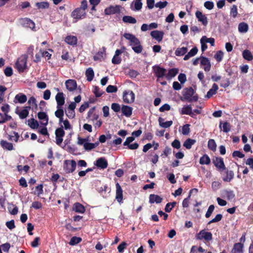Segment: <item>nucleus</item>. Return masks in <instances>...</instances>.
<instances>
[{
    "label": "nucleus",
    "instance_id": "4d7b16f0",
    "mask_svg": "<svg viewBox=\"0 0 253 253\" xmlns=\"http://www.w3.org/2000/svg\"><path fill=\"white\" fill-rule=\"evenodd\" d=\"M190 125L186 124L182 126V133L183 135H188L190 132Z\"/></svg>",
    "mask_w": 253,
    "mask_h": 253
},
{
    "label": "nucleus",
    "instance_id": "603ef678",
    "mask_svg": "<svg viewBox=\"0 0 253 253\" xmlns=\"http://www.w3.org/2000/svg\"><path fill=\"white\" fill-rule=\"evenodd\" d=\"M55 134L56 137H63L64 136L65 132L62 127L57 128L55 130Z\"/></svg>",
    "mask_w": 253,
    "mask_h": 253
},
{
    "label": "nucleus",
    "instance_id": "6ab92c4d",
    "mask_svg": "<svg viewBox=\"0 0 253 253\" xmlns=\"http://www.w3.org/2000/svg\"><path fill=\"white\" fill-rule=\"evenodd\" d=\"M151 35L158 42H160L163 40L164 32L161 31L155 30L151 32Z\"/></svg>",
    "mask_w": 253,
    "mask_h": 253
},
{
    "label": "nucleus",
    "instance_id": "72a5a7b5",
    "mask_svg": "<svg viewBox=\"0 0 253 253\" xmlns=\"http://www.w3.org/2000/svg\"><path fill=\"white\" fill-rule=\"evenodd\" d=\"M99 144V142H96L94 143L86 142L85 143H84V149L87 151H90L97 147Z\"/></svg>",
    "mask_w": 253,
    "mask_h": 253
},
{
    "label": "nucleus",
    "instance_id": "6e6d98bb",
    "mask_svg": "<svg viewBox=\"0 0 253 253\" xmlns=\"http://www.w3.org/2000/svg\"><path fill=\"white\" fill-rule=\"evenodd\" d=\"M206 43H210L211 46H214L215 44V40L213 38H208L206 36H203L201 38Z\"/></svg>",
    "mask_w": 253,
    "mask_h": 253
},
{
    "label": "nucleus",
    "instance_id": "4c0bfd02",
    "mask_svg": "<svg viewBox=\"0 0 253 253\" xmlns=\"http://www.w3.org/2000/svg\"><path fill=\"white\" fill-rule=\"evenodd\" d=\"M86 77H87V81L90 82L92 81L93 77H94V72L93 70L91 68H89L86 70Z\"/></svg>",
    "mask_w": 253,
    "mask_h": 253
},
{
    "label": "nucleus",
    "instance_id": "dca6fc26",
    "mask_svg": "<svg viewBox=\"0 0 253 253\" xmlns=\"http://www.w3.org/2000/svg\"><path fill=\"white\" fill-rule=\"evenodd\" d=\"M96 167L101 169H105L108 166L107 161L104 158H100L96 160Z\"/></svg>",
    "mask_w": 253,
    "mask_h": 253
},
{
    "label": "nucleus",
    "instance_id": "49530a36",
    "mask_svg": "<svg viewBox=\"0 0 253 253\" xmlns=\"http://www.w3.org/2000/svg\"><path fill=\"white\" fill-rule=\"evenodd\" d=\"M11 119V117L7 114L0 113V124H3Z\"/></svg>",
    "mask_w": 253,
    "mask_h": 253
},
{
    "label": "nucleus",
    "instance_id": "a878e982",
    "mask_svg": "<svg viewBox=\"0 0 253 253\" xmlns=\"http://www.w3.org/2000/svg\"><path fill=\"white\" fill-rule=\"evenodd\" d=\"M163 201V198L157 195L151 194L149 197V202L151 204L155 203L157 204H160Z\"/></svg>",
    "mask_w": 253,
    "mask_h": 253
},
{
    "label": "nucleus",
    "instance_id": "473e14b6",
    "mask_svg": "<svg viewBox=\"0 0 253 253\" xmlns=\"http://www.w3.org/2000/svg\"><path fill=\"white\" fill-rule=\"evenodd\" d=\"M198 52V48L195 46L190 51L185 55L184 57V60H188L190 57L195 56Z\"/></svg>",
    "mask_w": 253,
    "mask_h": 253
},
{
    "label": "nucleus",
    "instance_id": "79ce46f5",
    "mask_svg": "<svg viewBox=\"0 0 253 253\" xmlns=\"http://www.w3.org/2000/svg\"><path fill=\"white\" fill-rule=\"evenodd\" d=\"M243 56L245 59L248 61H252L253 59V55L248 49H245L243 51Z\"/></svg>",
    "mask_w": 253,
    "mask_h": 253
},
{
    "label": "nucleus",
    "instance_id": "f257e3e1",
    "mask_svg": "<svg viewBox=\"0 0 253 253\" xmlns=\"http://www.w3.org/2000/svg\"><path fill=\"white\" fill-rule=\"evenodd\" d=\"M182 96L180 99L182 101H187L189 102H197L199 99L197 94L192 87H186L182 91Z\"/></svg>",
    "mask_w": 253,
    "mask_h": 253
},
{
    "label": "nucleus",
    "instance_id": "7c9ffc66",
    "mask_svg": "<svg viewBox=\"0 0 253 253\" xmlns=\"http://www.w3.org/2000/svg\"><path fill=\"white\" fill-rule=\"evenodd\" d=\"M73 211L76 212L83 213L85 211L84 207L79 203H76L73 205Z\"/></svg>",
    "mask_w": 253,
    "mask_h": 253
},
{
    "label": "nucleus",
    "instance_id": "20e7f679",
    "mask_svg": "<svg viewBox=\"0 0 253 253\" xmlns=\"http://www.w3.org/2000/svg\"><path fill=\"white\" fill-rule=\"evenodd\" d=\"M212 163L220 172L226 170V168L222 158L216 157L212 159Z\"/></svg>",
    "mask_w": 253,
    "mask_h": 253
},
{
    "label": "nucleus",
    "instance_id": "423d86ee",
    "mask_svg": "<svg viewBox=\"0 0 253 253\" xmlns=\"http://www.w3.org/2000/svg\"><path fill=\"white\" fill-rule=\"evenodd\" d=\"M86 13L82 8L77 7L71 12V17L74 19L79 20L85 17Z\"/></svg>",
    "mask_w": 253,
    "mask_h": 253
},
{
    "label": "nucleus",
    "instance_id": "7ed1b4c3",
    "mask_svg": "<svg viewBox=\"0 0 253 253\" xmlns=\"http://www.w3.org/2000/svg\"><path fill=\"white\" fill-rule=\"evenodd\" d=\"M196 239L198 240H205L207 242H209L212 240V234L211 232L202 230L196 234Z\"/></svg>",
    "mask_w": 253,
    "mask_h": 253
},
{
    "label": "nucleus",
    "instance_id": "37998d69",
    "mask_svg": "<svg viewBox=\"0 0 253 253\" xmlns=\"http://www.w3.org/2000/svg\"><path fill=\"white\" fill-rule=\"evenodd\" d=\"M221 125H222V123L220 122V125H219V127L220 128H221V127H222ZM222 128H223V132H224L225 133H228L231 130V125L229 123H228L227 122H225L223 124H222Z\"/></svg>",
    "mask_w": 253,
    "mask_h": 253
},
{
    "label": "nucleus",
    "instance_id": "f3484780",
    "mask_svg": "<svg viewBox=\"0 0 253 253\" xmlns=\"http://www.w3.org/2000/svg\"><path fill=\"white\" fill-rule=\"evenodd\" d=\"M55 99L56 102V106L63 107L65 103V97L63 92H58L55 95Z\"/></svg>",
    "mask_w": 253,
    "mask_h": 253
},
{
    "label": "nucleus",
    "instance_id": "e433bc0d",
    "mask_svg": "<svg viewBox=\"0 0 253 253\" xmlns=\"http://www.w3.org/2000/svg\"><path fill=\"white\" fill-rule=\"evenodd\" d=\"M238 30L241 33H246L249 30V25L245 22H241L238 25Z\"/></svg>",
    "mask_w": 253,
    "mask_h": 253
},
{
    "label": "nucleus",
    "instance_id": "b1692460",
    "mask_svg": "<svg viewBox=\"0 0 253 253\" xmlns=\"http://www.w3.org/2000/svg\"><path fill=\"white\" fill-rule=\"evenodd\" d=\"M225 175L222 177V180L224 182H229L232 181L234 177V173L233 170H225Z\"/></svg>",
    "mask_w": 253,
    "mask_h": 253
},
{
    "label": "nucleus",
    "instance_id": "338daca9",
    "mask_svg": "<svg viewBox=\"0 0 253 253\" xmlns=\"http://www.w3.org/2000/svg\"><path fill=\"white\" fill-rule=\"evenodd\" d=\"M168 3H169L167 1H160L159 2H157L155 4V6L157 7H159L161 9H163V8L166 7L168 5Z\"/></svg>",
    "mask_w": 253,
    "mask_h": 253
},
{
    "label": "nucleus",
    "instance_id": "052dcab7",
    "mask_svg": "<svg viewBox=\"0 0 253 253\" xmlns=\"http://www.w3.org/2000/svg\"><path fill=\"white\" fill-rule=\"evenodd\" d=\"M237 14H238L237 6V5L234 4L233 5H232V7L231 8L230 15L233 18H235L237 17Z\"/></svg>",
    "mask_w": 253,
    "mask_h": 253
},
{
    "label": "nucleus",
    "instance_id": "a18cd8bd",
    "mask_svg": "<svg viewBox=\"0 0 253 253\" xmlns=\"http://www.w3.org/2000/svg\"><path fill=\"white\" fill-rule=\"evenodd\" d=\"M123 20L125 23L131 24H135L137 22L136 19L131 16H124L123 18Z\"/></svg>",
    "mask_w": 253,
    "mask_h": 253
},
{
    "label": "nucleus",
    "instance_id": "5701e85b",
    "mask_svg": "<svg viewBox=\"0 0 253 253\" xmlns=\"http://www.w3.org/2000/svg\"><path fill=\"white\" fill-rule=\"evenodd\" d=\"M64 41L67 44L74 46L78 43V38L75 36L69 35L65 37Z\"/></svg>",
    "mask_w": 253,
    "mask_h": 253
},
{
    "label": "nucleus",
    "instance_id": "c85d7f7f",
    "mask_svg": "<svg viewBox=\"0 0 253 253\" xmlns=\"http://www.w3.org/2000/svg\"><path fill=\"white\" fill-rule=\"evenodd\" d=\"M0 145L3 149L8 151H11L13 149V146L11 143L1 140L0 141Z\"/></svg>",
    "mask_w": 253,
    "mask_h": 253
},
{
    "label": "nucleus",
    "instance_id": "393cba45",
    "mask_svg": "<svg viewBox=\"0 0 253 253\" xmlns=\"http://www.w3.org/2000/svg\"><path fill=\"white\" fill-rule=\"evenodd\" d=\"M57 110L54 112L55 116L59 119V123L63 121V117L64 116V111L63 107L56 106Z\"/></svg>",
    "mask_w": 253,
    "mask_h": 253
},
{
    "label": "nucleus",
    "instance_id": "774afa93",
    "mask_svg": "<svg viewBox=\"0 0 253 253\" xmlns=\"http://www.w3.org/2000/svg\"><path fill=\"white\" fill-rule=\"evenodd\" d=\"M128 75L131 78H135L139 75V73L136 70L130 69L128 71Z\"/></svg>",
    "mask_w": 253,
    "mask_h": 253
},
{
    "label": "nucleus",
    "instance_id": "6e6552de",
    "mask_svg": "<svg viewBox=\"0 0 253 253\" xmlns=\"http://www.w3.org/2000/svg\"><path fill=\"white\" fill-rule=\"evenodd\" d=\"M124 37L130 42V45L132 46H136L141 43L140 40L134 35L130 33H125Z\"/></svg>",
    "mask_w": 253,
    "mask_h": 253
},
{
    "label": "nucleus",
    "instance_id": "a211bd4d",
    "mask_svg": "<svg viewBox=\"0 0 253 253\" xmlns=\"http://www.w3.org/2000/svg\"><path fill=\"white\" fill-rule=\"evenodd\" d=\"M27 96L26 95L22 93H19L17 94L14 98L13 102L14 103L23 104L27 101Z\"/></svg>",
    "mask_w": 253,
    "mask_h": 253
},
{
    "label": "nucleus",
    "instance_id": "0eeeda50",
    "mask_svg": "<svg viewBox=\"0 0 253 253\" xmlns=\"http://www.w3.org/2000/svg\"><path fill=\"white\" fill-rule=\"evenodd\" d=\"M123 100L126 103H132L135 100V94L132 90H125L123 93Z\"/></svg>",
    "mask_w": 253,
    "mask_h": 253
},
{
    "label": "nucleus",
    "instance_id": "ea45409f",
    "mask_svg": "<svg viewBox=\"0 0 253 253\" xmlns=\"http://www.w3.org/2000/svg\"><path fill=\"white\" fill-rule=\"evenodd\" d=\"M188 51V48L186 47H178L175 51L176 56H180L185 55Z\"/></svg>",
    "mask_w": 253,
    "mask_h": 253
},
{
    "label": "nucleus",
    "instance_id": "412c9836",
    "mask_svg": "<svg viewBox=\"0 0 253 253\" xmlns=\"http://www.w3.org/2000/svg\"><path fill=\"white\" fill-rule=\"evenodd\" d=\"M195 14L198 20L201 22L204 25L207 26L208 25V21L207 17L205 15H204L202 12L198 10L196 11Z\"/></svg>",
    "mask_w": 253,
    "mask_h": 253
},
{
    "label": "nucleus",
    "instance_id": "bf43d9fd",
    "mask_svg": "<svg viewBox=\"0 0 253 253\" xmlns=\"http://www.w3.org/2000/svg\"><path fill=\"white\" fill-rule=\"evenodd\" d=\"M93 93L95 94V96H96V97H99L102 96V94H103L104 92L101 90L100 88L98 86H96L94 87Z\"/></svg>",
    "mask_w": 253,
    "mask_h": 253
},
{
    "label": "nucleus",
    "instance_id": "4468645a",
    "mask_svg": "<svg viewBox=\"0 0 253 253\" xmlns=\"http://www.w3.org/2000/svg\"><path fill=\"white\" fill-rule=\"evenodd\" d=\"M201 65L204 66V69L206 72H209L211 69V63L207 57L201 56Z\"/></svg>",
    "mask_w": 253,
    "mask_h": 253
},
{
    "label": "nucleus",
    "instance_id": "e2e57ef3",
    "mask_svg": "<svg viewBox=\"0 0 253 253\" xmlns=\"http://www.w3.org/2000/svg\"><path fill=\"white\" fill-rule=\"evenodd\" d=\"M111 108L116 113H118L121 111L120 105L117 103H113L111 105Z\"/></svg>",
    "mask_w": 253,
    "mask_h": 253
},
{
    "label": "nucleus",
    "instance_id": "f03ea898",
    "mask_svg": "<svg viewBox=\"0 0 253 253\" xmlns=\"http://www.w3.org/2000/svg\"><path fill=\"white\" fill-rule=\"evenodd\" d=\"M77 168V163L74 160H66L64 161L63 169L67 174L73 173Z\"/></svg>",
    "mask_w": 253,
    "mask_h": 253
},
{
    "label": "nucleus",
    "instance_id": "cd10ccee",
    "mask_svg": "<svg viewBox=\"0 0 253 253\" xmlns=\"http://www.w3.org/2000/svg\"><path fill=\"white\" fill-rule=\"evenodd\" d=\"M244 244L241 243L234 244L233 248L232 250V253H243Z\"/></svg>",
    "mask_w": 253,
    "mask_h": 253
},
{
    "label": "nucleus",
    "instance_id": "2f4dec72",
    "mask_svg": "<svg viewBox=\"0 0 253 253\" xmlns=\"http://www.w3.org/2000/svg\"><path fill=\"white\" fill-rule=\"evenodd\" d=\"M179 70L177 68H171L169 70L168 73L166 75V78L168 80L174 77L178 73Z\"/></svg>",
    "mask_w": 253,
    "mask_h": 253
},
{
    "label": "nucleus",
    "instance_id": "58836bf2",
    "mask_svg": "<svg viewBox=\"0 0 253 253\" xmlns=\"http://www.w3.org/2000/svg\"><path fill=\"white\" fill-rule=\"evenodd\" d=\"M211 160L209 156L207 155H204L200 159V164L201 165H209L211 164Z\"/></svg>",
    "mask_w": 253,
    "mask_h": 253
},
{
    "label": "nucleus",
    "instance_id": "1a4fd4ad",
    "mask_svg": "<svg viewBox=\"0 0 253 253\" xmlns=\"http://www.w3.org/2000/svg\"><path fill=\"white\" fill-rule=\"evenodd\" d=\"M21 25L26 28H29L34 30L35 28V23L29 18H23L19 20Z\"/></svg>",
    "mask_w": 253,
    "mask_h": 253
},
{
    "label": "nucleus",
    "instance_id": "2eb2a0df",
    "mask_svg": "<svg viewBox=\"0 0 253 253\" xmlns=\"http://www.w3.org/2000/svg\"><path fill=\"white\" fill-rule=\"evenodd\" d=\"M65 84L67 89L70 91H73L77 88V82L75 80H67Z\"/></svg>",
    "mask_w": 253,
    "mask_h": 253
},
{
    "label": "nucleus",
    "instance_id": "f8f14e48",
    "mask_svg": "<svg viewBox=\"0 0 253 253\" xmlns=\"http://www.w3.org/2000/svg\"><path fill=\"white\" fill-rule=\"evenodd\" d=\"M116 200L119 203L123 200V190L118 183L116 184Z\"/></svg>",
    "mask_w": 253,
    "mask_h": 253
},
{
    "label": "nucleus",
    "instance_id": "de8ad7c7",
    "mask_svg": "<svg viewBox=\"0 0 253 253\" xmlns=\"http://www.w3.org/2000/svg\"><path fill=\"white\" fill-rule=\"evenodd\" d=\"M36 6L38 9H46L49 7V3L47 1L38 2L36 3Z\"/></svg>",
    "mask_w": 253,
    "mask_h": 253
},
{
    "label": "nucleus",
    "instance_id": "c9c22d12",
    "mask_svg": "<svg viewBox=\"0 0 253 253\" xmlns=\"http://www.w3.org/2000/svg\"><path fill=\"white\" fill-rule=\"evenodd\" d=\"M28 125L33 129H37L39 126L38 122L33 118L28 120Z\"/></svg>",
    "mask_w": 253,
    "mask_h": 253
},
{
    "label": "nucleus",
    "instance_id": "680f3d73",
    "mask_svg": "<svg viewBox=\"0 0 253 253\" xmlns=\"http://www.w3.org/2000/svg\"><path fill=\"white\" fill-rule=\"evenodd\" d=\"M223 218V216L221 214H218L216 215L215 218L212 219L209 222L208 225H210L213 223L218 222L221 220Z\"/></svg>",
    "mask_w": 253,
    "mask_h": 253
},
{
    "label": "nucleus",
    "instance_id": "f704fd0d",
    "mask_svg": "<svg viewBox=\"0 0 253 253\" xmlns=\"http://www.w3.org/2000/svg\"><path fill=\"white\" fill-rule=\"evenodd\" d=\"M164 119L161 117H160L159 119V122L160 126L164 128H168L170 127L173 124L172 121H167L166 122H164Z\"/></svg>",
    "mask_w": 253,
    "mask_h": 253
},
{
    "label": "nucleus",
    "instance_id": "09e8293b",
    "mask_svg": "<svg viewBox=\"0 0 253 253\" xmlns=\"http://www.w3.org/2000/svg\"><path fill=\"white\" fill-rule=\"evenodd\" d=\"M177 204L176 202L169 203L166 205L165 210L167 212H170L173 208H174Z\"/></svg>",
    "mask_w": 253,
    "mask_h": 253
},
{
    "label": "nucleus",
    "instance_id": "8fccbe9b",
    "mask_svg": "<svg viewBox=\"0 0 253 253\" xmlns=\"http://www.w3.org/2000/svg\"><path fill=\"white\" fill-rule=\"evenodd\" d=\"M81 238L74 236L71 238L69 244L70 245L74 246L78 244L79 243H81Z\"/></svg>",
    "mask_w": 253,
    "mask_h": 253
},
{
    "label": "nucleus",
    "instance_id": "5fc2aeb1",
    "mask_svg": "<svg viewBox=\"0 0 253 253\" xmlns=\"http://www.w3.org/2000/svg\"><path fill=\"white\" fill-rule=\"evenodd\" d=\"M198 191V189H192L190 192V194L188 196V197L187 198H185L183 201V202H182V206L184 208H188L189 207V199L191 197V192L193 191Z\"/></svg>",
    "mask_w": 253,
    "mask_h": 253
},
{
    "label": "nucleus",
    "instance_id": "c03bdc74",
    "mask_svg": "<svg viewBox=\"0 0 253 253\" xmlns=\"http://www.w3.org/2000/svg\"><path fill=\"white\" fill-rule=\"evenodd\" d=\"M208 147L209 149L214 152L216 150L217 145L215 140L213 139H210L208 143Z\"/></svg>",
    "mask_w": 253,
    "mask_h": 253
},
{
    "label": "nucleus",
    "instance_id": "39448f33",
    "mask_svg": "<svg viewBox=\"0 0 253 253\" xmlns=\"http://www.w3.org/2000/svg\"><path fill=\"white\" fill-rule=\"evenodd\" d=\"M27 58L25 56H21L18 58L15 66L19 72H22L27 67Z\"/></svg>",
    "mask_w": 253,
    "mask_h": 253
},
{
    "label": "nucleus",
    "instance_id": "864d4df0",
    "mask_svg": "<svg viewBox=\"0 0 253 253\" xmlns=\"http://www.w3.org/2000/svg\"><path fill=\"white\" fill-rule=\"evenodd\" d=\"M224 194L229 200L233 199L235 197V195L232 190H225Z\"/></svg>",
    "mask_w": 253,
    "mask_h": 253
},
{
    "label": "nucleus",
    "instance_id": "a19ab883",
    "mask_svg": "<svg viewBox=\"0 0 253 253\" xmlns=\"http://www.w3.org/2000/svg\"><path fill=\"white\" fill-rule=\"evenodd\" d=\"M196 141L195 139L188 138L183 143V146L187 149H190L192 145L195 144Z\"/></svg>",
    "mask_w": 253,
    "mask_h": 253
},
{
    "label": "nucleus",
    "instance_id": "bb28decb",
    "mask_svg": "<svg viewBox=\"0 0 253 253\" xmlns=\"http://www.w3.org/2000/svg\"><path fill=\"white\" fill-rule=\"evenodd\" d=\"M218 89V86L216 84L212 85V88L210 89L207 93L206 97L207 98H211L213 95L215 94Z\"/></svg>",
    "mask_w": 253,
    "mask_h": 253
},
{
    "label": "nucleus",
    "instance_id": "c756f323",
    "mask_svg": "<svg viewBox=\"0 0 253 253\" xmlns=\"http://www.w3.org/2000/svg\"><path fill=\"white\" fill-rule=\"evenodd\" d=\"M31 109L30 106H26L25 109L22 110L20 112L17 113L20 119H25L29 115V110Z\"/></svg>",
    "mask_w": 253,
    "mask_h": 253
},
{
    "label": "nucleus",
    "instance_id": "9d476101",
    "mask_svg": "<svg viewBox=\"0 0 253 253\" xmlns=\"http://www.w3.org/2000/svg\"><path fill=\"white\" fill-rule=\"evenodd\" d=\"M153 70L155 75L158 78H161L165 76H166L167 70L165 68L161 67L159 66H155L153 67Z\"/></svg>",
    "mask_w": 253,
    "mask_h": 253
},
{
    "label": "nucleus",
    "instance_id": "9b49d317",
    "mask_svg": "<svg viewBox=\"0 0 253 253\" xmlns=\"http://www.w3.org/2000/svg\"><path fill=\"white\" fill-rule=\"evenodd\" d=\"M120 12V6L116 5L115 6L111 5L105 9V14L111 15L119 13Z\"/></svg>",
    "mask_w": 253,
    "mask_h": 253
},
{
    "label": "nucleus",
    "instance_id": "0e129e2a",
    "mask_svg": "<svg viewBox=\"0 0 253 253\" xmlns=\"http://www.w3.org/2000/svg\"><path fill=\"white\" fill-rule=\"evenodd\" d=\"M171 153V149L169 146L166 147L163 153L162 154L161 157L165 158L167 157Z\"/></svg>",
    "mask_w": 253,
    "mask_h": 253
},
{
    "label": "nucleus",
    "instance_id": "aec40b11",
    "mask_svg": "<svg viewBox=\"0 0 253 253\" xmlns=\"http://www.w3.org/2000/svg\"><path fill=\"white\" fill-rule=\"evenodd\" d=\"M133 112V108L125 105H122V113L126 117H130L132 114Z\"/></svg>",
    "mask_w": 253,
    "mask_h": 253
},
{
    "label": "nucleus",
    "instance_id": "4be33fe9",
    "mask_svg": "<svg viewBox=\"0 0 253 253\" xmlns=\"http://www.w3.org/2000/svg\"><path fill=\"white\" fill-rule=\"evenodd\" d=\"M106 52V48L105 47H102L101 49H100L94 57H93V59H94L95 61L100 60L103 59L106 55L105 53Z\"/></svg>",
    "mask_w": 253,
    "mask_h": 253
},
{
    "label": "nucleus",
    "instance_id": "ddd939ff",
    "mask_svg": "<svg viewBox=\"0 0 253 253\" xmlns=\"http://www.w3.org/2000/svg\"><path fill=\"white\" fill-rule=\"evenodd\" d=\"M38 119L41 120V124L43 126H46L48 124V117L46 113L41 111L39 112L38 114Z\"/></svg>",
    "mask_w": 253,
    "mask_h": 253
},
{
    "label": "nucleus",
    "instance_id": "3c124183",
    "mask_svg": "<svg viewBox=\"0 0 253 253\" xmlns=\"http://www.w3.org/2000/svg\"><path fill=\"white\" fill-rule=\"evenodd\" d=\"M224 53L221 50H219L216 52L214 55V58L218 62L222 61Z\"/></svg>",
    "mask_w": 253,
    "mask_h": 253
},
{
    "label": "nucleus",
    "instance_id": "69168bd1",
    "mask_svg": "<svg viewBox=\"0 0 253 253\" xmlns=\"http://www.w3.org/2000/svg\"><path fill=\"white\" fill-rule=\"evenodd\" d=\"M215 207L213 205H211L207 211L205 216L206 218H209L211 216L212 213H213Z\"/></svg>",
    "mask_w": 253,
    "mask_h": 253
},
{
    "label": "nucleus",
    "instance_id": "13d9d810",
    "mask_svg": "<svg viewBox=\"0 0 253 253\" xmlns=\"http://www.w3.org/2000/svg\"><path fill=\"white\" fill-rule=\"evenodd\" d=\"M192 107L191 105H187L186 106H184L181 111V114L182 115H188L190 114V112L192 110Z\"/></svg>",
    "mask_w": 253,
    "mask_h": 253
}]
</instances>
